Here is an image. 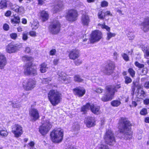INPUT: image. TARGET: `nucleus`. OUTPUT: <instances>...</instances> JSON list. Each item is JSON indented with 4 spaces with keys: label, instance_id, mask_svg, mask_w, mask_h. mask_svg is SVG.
<instances>
[{
    "label": "nucleus",
    "instance_id": "obj_35",
    "mask_svg": "<svg viewBox=\"0 0 149 149\" xmlns=\"http://www.w3.org/2000/svg\"><path fill=\"white\" fill-rule=\"evenodd\" d=\"M127 37L129 40H132L134 39L135 36L134 33L129 32L127 34Z\"/></svg>",
    "mask_w": 149,
    "mask_h": 149
},
{
    "label": "nucleus",
    "instance_id": "obj_2",
    "mask_svg": "<svg viewBox=\"0 0 149 149\" xmlns=\"http://www.w3.org/2000/svg\"><path fill=\"white\" fill-rule=\"evenodd\" d=\"M121 87L120 84L115 85H109L106 86L105 94L101 98L102 101L107 102L112 100L115 92L118 91V89Z\"/></svg>",
    "mask_w": 149,
    "mask_h": 149
},
{
    "label": "nucleus",
    "instance_id": "obj_36",
    "mask_svg": "<svg viewBox=\"0 0 149 149\" xmlns=\"http://www.w3.org/2000/svg\"><path fill=\"white\" fill-rule=\"evenodd\" d=\"M139 71L141 72L140 74L142 75H146L148 72V70L146 68H145L141 69H139Z\"/></svg>",
    "mask_w": 149,
    "mask_h": 149
},
{
    "label": "nucleus",
    "instance_id": "obj_37",
    "mask_svg": "<svg viewBox=\"0 0 149 149\" xmlns=\"http://www.w3.org/2000/svg\"><path fill=\"white\" fill-rule=\"evenodd\" d=\"M98 25L101 26L102 29H105L108 32L110 31V28L107 26L105 25L104 23L102 24H99Z\"/></svg>",
    "mask_w": 149,
    "mask_h": 149
},
{
    "label": "nucleus",
    "instance_id": "obj_9",
    "mask_svg": "<svg viewBox=\"0 0 149 149\" xmlns=\"http://www.w3.org/2000/svg\"><path fill=\"white\" fill-rule=\"evenodd\" d=\"M36 81L31 79L25 80L22 85L26 91H30L33 89L35 86Z\"/></svg>",
    "mask_w": 149,
    "mask_h": 149
},
{
    "label": "nucleus",
    "instance_id": "obj_22",
    "mask_svg": "<svg viewBox=\"0 0 149 149\" xmlns=\"http://www.w3.org/2000/svg\"><path fill=\"white\" fill-rule=\"evenodd\" d=\"M7 64V60L5 55L0 53V69L4 68Z\"/></svg>",
    "mask_w": 149,
    "mask_h": 149
},
{
    "label": "nucleus",
    "instance_id": "obj_12",
    "mask_svg": "<svg viewBox=\"0 0 149 149\" xmlns=\"http://www.w3.org/2000/svg\"><path fill=\"white\" fill-rule=\"evenodd\" d=\"M29 115L33 121H35L40 117L38 111L37 109L34 108H31L29 110Z\"/></svg>",
    "mask_w": 149,
    "mask_h": 149
},
{
    "label": "nucleus",
    "instance_id": "obj_58",
    "mask_svg": "<svg viewBox=\"0 0 149 149\" xmlns=\"http://www.w3.org/2000/svg\"><path fill=\"white\" fill-rule=\"evenodd\" d=\"M56 51L55 49H52L49 52V55H54L56 53Z\"/></svg>",
    "mask_w": 149,
    "mask_h": 149
},
{
    "label": "nucleus",
    "instance_id": "obj_53",
    "mask_svg": "<svg viewBox=\"0 0 149 149\" xmlns=\"http://www.w3.org/2000/svg\"><path fill=\"white\" fill-rule=\"evenodd\" d=\"M140 113L141 115H145L147 113V109L145 108L143 109L140 111Z\"/></svg>",
    "mask_w": 149,
    "mask_h": 149
},
{
    "label": "nucleus",
    "instance_id": "obj_33",
    "mask_svg": "<svg viewBox=\"0 0 149 149\" xmlns=\"http://www.w3.org/2000/svg\"><path fill=\"white\" fill-rule=\"evenodd\" d=\"M51 80L52 78L51 77L43 78L42 80V82L44 84H46L49 82Z\"/></svg>",
    "mask_w": 149,
    "mask_h": 149
},
{
    "label": "nucleus",
    "instance_id": "obj_10",
    "mask_svg": "<svg viewBox=\"0 0 149 149\" xmlns=\"http://www.w3.org/2000/svg\"><path fill=\"white\" fill-rule=\"evenodd\" d=\"M102 37L101 32L99 31H95L93 32L90 38V42L92 43L98 41Z\"/></svg>",
    "mask_w": 149,
    "mask_h": 149
},
{
    "label": "nucleus",
    "instance_id": "obj_25",
    "mask_svg": "<svg viewBox=\"0 0 149 149\" xmlns=\"http://www.w3.org/2000/svg\"><path fill=\"white\" fill-rule=\"evenodd\" d=\"M40 17L42 22H45L49 19V14L47 12L42 10L40 12Z\"/></svg>",
    "mask_w": 149,
    "mask_h": 149
},
{
    "label": "nucleus",
    "instance_id": "obj_59",
    "mask_svg": "<svg viewBox=\"0 0 149 149\" xmlns=\"http://www.w3.org/2000/svg\"><path fill=\"white\" fill-rule=\"evenodd\" d=\"M3 27V29L6 31L8 30L9 28V25L6 24H4Z\"/></svg>",
    "mask_w": 149,
    "mask_h": 149
},
{
    "label": "nucleus",
    "instance_id": "obj_55",
    "mask_svg": "<svg viewBox=\"0 0 149 149\" xmlns=\"http://www.w3.org/2000/svg\"><path fill=\"white\" fill-rule=\"evenodd\" d=\"M29 145L31 149H36L35 148H34L35 143L33 141H31L29 143Z\"/></svg>",
    "mask_w": 149,
    "mask_h": 149
},
{
    "label": "nucleus",
    "instance_id": "obj_44",
    "mask_svg": "<svg viewBox=\"0 0 149 149\" xmlns=\"http://www.w3.org/2000/svg\"><path fill=\"white\" fill-rule=\"evenodd\" d=\"M103 12L102 11H99L98 14V16L100 19H103L104 18V15H103Z\"/></svg>",
    "mask_w": 149,
    "mask_h": 149
},
{
    "label": "nucleus",
    "instance_id": "obj_64",
    "mask_svg": "<svg viewBox=\"0 0 149 149\" xmlns=\"http://www.w3.org/2000/svg\"><path fill=\"white\" fill-rule=\"evenodd\" d=\"M144 86L146 88H149V81L146 82L144 84Z\"/></svg>",
    "mask_w": 149,
    "mask_h": 149
},
{
    "label": "nucleus",
    "instance_id": "obj_34",
    "mask_svg": "<svg viewBox=\"0 0 149 149\" xmlns=\"http://www.w3.org/2000/svg\"><path fill=\"white\" fill-rule=\"evenodd\" d=\"M116 35L115 33H111V32H109L107 33V40H109L112 37H114Z\"/></svg>",
    "mask_w": 149,
    "mask_h": 149
},
{
    "label": "nucleus",
    "instance_id": "obj_6",
    "mask_svg": "<svg viewBox=\"0 0 149 149\" xmlns=\"http://www.w3.org/2000/svg\"><path fill=\"white\" fill-rule=\"evenodd\" d=\"M61 24L58 21L54 20L49 27V31L53 34H56L60 31Z\"/></svg>",
    "mask_w": 149,
    "mask_h": 149
},
{
    "label": "nucleus",
    "instance_id": "obj_31",
    "mask_svg": "<svg viewBox=\"0 0 149 149\" xmlns=\"http://www.w3.org/2000/svg\"><path fill=\"white\" fill-rule=\"evenodd\" d=\"M136 87H137L138 88H140V86L138 82L136 81H133V85L132 86V91L134 92Z\"/></svg>",
    "mask_w": 149,
    "mask_h": 149
},
{
    "label": "nucleus",
    "instance_id": "obj_4",
    "mask_svg": "<svg viewBox=\"0 0 149 149\" xmlns=\"http://www.w3.org/2000/svg\"><path fill=\"white\" fill-rule=\"evenodd\" d=\"M51 139L54 143H59L61 142L63 139V130L61 128L53 130L50 133Z\"/></svg>",
    "mask_w": 149,
    "mask_h": 149
},
{
    "label": "nucleus",
    "instance_id": "obj_52",
    "mask_svg": "<svg viewBox=\"0 0 149 149\" xmlns=\"http://www.w3.org/2000/svg\"><path fill=\"white\" fill-rule=\"evenodd\" d=\"M10 36L11 38L15 40L17 38V35L16 33H13L10 34Z\"/></svg>",
    "mask_w": 149,
    "mask_h": 149
},
{
    "label": "nucleus",
    "instance_id": "obj_54",
    "mask_svg": "<svg viewBox=\"0 0 149 149\" xmlns=\"http://www.w3.org/2000/svg\"><path fill=\"white\" fill-rule=\"evenodd\" d=\"M74 63L76 65L78 66L80 65L82 63V61L81 60L78 59L74 61Z\"/></svg>",
    "mask_w": 149,
    "mask_h": 149
},
{
    "label": "nucleus",
    "instance_id": "obj_39",
    "mask_svg": "<svg viewBox=\"0 0 149 149\" xmlns=\"http://www.w3.org/2000/svg\"><path fill=\"white\" fill-rule=\"evenodd\" d=\"M111 103L113 106L118 107L120 104V102L118 100H114L112 101Z\"/></svg>",
    "mask_w": 149,
    "mask_h": 149
},
{
    "label": "nucleus",
    "instance_id": "obj_41",
    "mask_svg": "<svg viewBox=\"0 0 149 149\" xmlns=\"http://www.w3.org/2000/svg\"><path fill=\"white\" fill-rule=\"evenodd\" d=\"M93 91L99 93H102L103 91V89L100 88H93Z\"/></svg>",
    "mask_w": 149,
    "mask_h": 149
},
{
    "label": "nucleus",
    "instance_id": "obj_17",
    "mask_svg": "<svg viewBox=\"0 0 149 149\" xmlns=\"http://www.w3.org/2000/svg\"><path fill=\"white\" fill-rule=\"evenodd\" d=\"M69 58L74 60L79 57V52L78 49H72L70 51L69 54Z\"/></svg>",
    "mask_w": 149,
    "mask_h": 149
},
{
    "label": "nucleus",
    "instance_id": "obj_32",
    "mask_svg": "<svg viewBox=\"0 0 149 149\" xmlns=\"http://www.w3.org/2000/svg\"><path fill=\"white\" fill-rule=\"evenodd\" d=\"M39 26V24L38 22H33L31 24V27L32 29H36Z\"/></svg>",
    "mask_w": 149,
    "mask_h": 149
},
{
    "label": "nucleus",
    "instance_id": "obj_42",
    "mask_svg": "<svg viewBox=\"0 0 149 149\" xmlns=\"http://www.w3.org/2000/svg\"><path fill=\"white\" fill-rule=\"evenodd\" d=\"M22 59L23 61H30L32 60V58L31 57L26 56L23 57Z\"/></svg>",
    "mask_w": 149,
    "mask_h": 149
},
{
    "label": "nucleus",
    "instance_id": "obj_46",
    "mask_svg": "<svg viewBox=\"0 0 149 149\" xmlns=\"http://www.w3.org/2000/svg\"><path fill=\"white\" fill-rule=\"evenodd\" d=\"M134 64L135 65L139 68H144V65L143 64H140L137 61H136Z\"/></svg>",
    "mask_w": 149,
    "mask_h": 149
},
{
    "label": "nucleus",
    "instance_id": "obj_49",
    "mask_svg": "<svg viewBox=\"0 0 149 149\" xmlns=\"http://www.w3.org/2000/svg\"><path fill=\"white\" fill-rule=\"evenodd\" d=\"M28 38V33L24 32L22 34V39L24 41L26 40Z\"/></svg>",
    "mask_w": 149,
    "mask_h": 149
},
{
    "label": "nucleus",
    "instance_id": "obj_29",
    "mask_svg": "<svg viewBox=\"0 0 149 149\" xmlns=\"http://www.w3.org/2000/svg\"><path fill=\"white\" fill-rule=\"evenodd\" d=\"M63 7V5L61 3H60L58 4L57 6H56L54 8V13H56L58 11L60 10Z\"/></svg>",
    "mask_w": 149,
    "mask_h": 149
},
{
    "label": "nucleus",
    "instance_id": "obj_18",
    "mask_svg": "<svg viewBox=\"0 0 149 149\" xmlns=\"http://www.w3.org/2000/svg\"><path fill=\"white\" fill-rule=\"evenodd\" d=\"M9 5L10 8L17 13H22L24 11V8L22 6H19L16 4H13L10 2Z\"/></svg>",
    "mask_w": 149,
    "mask_h": 149
},
{
    "label": "nucleus",
    "instance_id": "obj_24",
    "mask_svg": "<svg viewBox=\"0 0 149 149\" xmlns=\"http://www.w3.org/2000/svg\"><path fill=\"white\" fill-rule=\"evenodd\" d=\"M90 109L91 111L94 113L98 115L100 113V107L93 104L91 105Z\"/></svg>",
    "mask_w": 149,
    "mask_h": 149
},
{
    "label": "nucleus",
    "instance_id": "obj_23",
    "mask_svg": "<svg viewBox=\"0 0 149 149\" xmlns=\"http://www.w3.org/2000/svg\"><path fill=\"white\" fill-rule=\"evenodd\" d=\"M81 22L83 25L88 26L90 22V19L88 16L86 14L83 15L81 17Z\"/></svg>",
    "mask_w": 149,
    "mask_h": 149
},
{
    "label": "nucleus",
    "instance_id": "obj_3",
    "mask_svg": "<svg viewBox=\"0 0 149 149\" xmlns=\"http://www.w3.org/2000/svg\"><path fill=\"white\" fill-rule=\"evenodd\" d=\"M48 97L53 106H56L60 103L62 100V95L56 90H51L48 93Z\"/></svg>",
    "mask_w": 149,
    "mask_h": 149
},
{
    "label": "nucleus",
    "instance_id": "obj_60",
    "mask_svg": "<svg viewBox=\"0 0 149 149\" xmlns=\"http://www.w3.org/2000/svg\"><path fill=\"white\" fill-rule=\"evenodd\" d=\"M29 35L32 37H35L36 36V33L34 31H31L29 32Z\"/></svg>",
    "mask_w": 149,
    "mask_h": 149
},
{
    "label": "nucleus",
    "instance_id": "obj_51",
    "mask_svg": "<svg viewBox=\"0 0 149 149\" xmlns=\"http://www.w3.org/2000/svg\"><path fill=\"white\" fill-rule=\"evenodd\" d=\"M125 83L128 84L131 83L132 81V79L130 77H125Z\"/></svg>",
    "mask_w": 149,
    "mask_h": 149
},
{
    "label": "nucleus",
    "instance_id": "obj_20",
    "mask_svg": "<svg viewBox=\"0 0 149 149\" xmlns=\"http://www.w3.org/2000/svg\"><path fill=\"white\" fill-rule=\"evenodd\" d=\"M19 48L17 44L13 45L10 44L6 47V51L9 53H14L19 49Z\"/></svg>",
    "mask_w": 149,
    "mask_h": 149
},
{
    "label": "nucleus",
    "instance_id": "obj_27",
    "mask_svg": "<svg viewBox=\"0 0 149 149\" xmlns=\"http://www.w3.org/2000/svg\"><path fill=\"white\" fill-rule=\"evenodd\" d=\"M47 69V65L45 63H42L40 65V70L41 73L45 72Z\"/></svg>",
    "mask_w": 149,
    "mask_h": 149
},
{
    "label": "nucleus",
    "instance_id": "obj_11",
    "mask_svg": "<svg viewBox=\"0 0 149 149\" xmlns=\"http://www.w3.org/2000/svg\"><path fill=\"white\" fill-rule=\"evenodd\" d=\"M12 131L15 137H18L23 133L22 127L19 125L15 124L12 127Z\"/></svg>",
    "mask_w": 149,
    "mask_h": 149
},
{
    "label": "nucleus",
    "instance_id": "obj_13",
    "mask_svg": "<svg viewBox=\"0 0 149 149\" xmlns=\"http://www.w3.org/2000/svg\"><path fill=\"white\" fill-rule=\"evenodd\" d=\"M141 29L144 32L149 31V17H146L141 24Z\"/></svg>",
    "mask_w": 149,
    "mask_h": 149
},
{
    "label": "nucleus",
    "instance_id": "obj_48",
    "mask_svg": "<svg viewBox=\"0 0 149 149\" xmlns=\"http://www.w3.org/2000/svg\"><path fill=\"white\" fill-rule=\"evenodd\" d=\"M99 149H109L107 146L106 145L101 144L99 148Z\"/></svg>",
    "mask_w": 149,
    "mask_h": 149
},
{
    "label": "nucleus",
    "instance_id": "obj_5",
    "mask_svg": "<svg viewBox=\"0 0 149 149\" xmlns=\"http://www.w3.org/2000/svg\"><path fill=\"white\" fill-rule=\"evenodd\" d=\"M104 138L105 142L109 145H113L116 143L114 134L111 130L106 131Z\"/></svg>",
    "mask_w": 149,
    "mask_h": 149
},
{
    "label": "nucleus",
    "instance_id": "obj_16",
    "mask_svg": "<svg viewBox=\"0 0 149 149\" xmlns=\"http://www.w3.org/2000/svg\"><path fill=\"white\" fill-rule=\"evenodd\" d=\"M95 118L91 117H88L86 118L84 120L85 124L88 127H91L95 125Z\"/></svg>",
    "mask_w": 149,
    "mask_h": 149
},
{
    "label": "nucleus",
    "instance_id": "obj_45",
    "mask_svg": "<svg viewBox=\"0 0 149 149\" xmlns=\"http://www.w3.org/2000/svg\"><path fill=\"white\" fill-rule=\"evenodd\" d=\"M128 72L132 77H134V76L135 72L132 69L129 68L128 70Z\"/></svg>",
    "mask_w": 149,
    "mask_h": 149
},
{
    "label": "nucleus",
    "instance_id": "obj_61",
    "mask_svg": "<svg viewBox=\"0 0 149 149\" xmlns=\"http://www.w3.org/2000/svg\"><path fill=\"white\" fill-rule=\"evenodd\" d=\"M107 15L112 16V14L111 13V12L109 11H107L104 13V17L106 16Z\"/></svg>",
    "mask_w": 149,
    "mask_h": 149
},
{
    "label": "nucleus",
    "instance_id": "obj_19",
    "mask_svg": "<svg viewBox=\"0 0 149 149\" xmlns=\"http://www.w3.org/2000/svg\"><path fill=\"white\" fill-rule=\"evenodd\" d=\"M114 68V63L111 62L106 66L104 71V72L107 75H110L112 73Z\"/></svg>",
    "mask_w": 149,
    "mask_h": 149
},
{
    "label": "nucleus",
    "instance_id": "obj_63",
    "mask_svg": "<svg viewBox=\"0 0 149 149\" xmlns=\"http://www.w3.org/2000/svg\"><path fill=\"white\" fill-rule=\"evenodd\" d=\"M45 0H38V4L39 5H42L45 3Z\"/></svg>",
    "mask_w": 149,
    "mask_h": 149
},
{
    "label": "nucleus",
    "instance_id": "obj_26",
    "mask_svg": "<svg viewBox=\"0 0 149 149\" xmlns=\"http://www.w3.org/2000/svg\"><path fill=\"white\" fill-rule=\"evenodd\" d=\"M7 0H2L0 2V9L6 8L7 7Z\"/></svg>",
    "mask_w": 149,
    "mask_h": 149
},
{
    "label": "nucleus",
    "instance_id": "obj_57",
    "mask_svg": "<svg viewBox=\"0 0 149 149\" xmlns=\"http://www.w3.org/2000/svg\"><path fill=\"white\" fill-rule=\"evenodd\" d=\"M11 104L12 105L13 107L14 108H18L19 107V105L17 103H12Z\"/></svg>",
    "mask_w": 149,
    "mask_h": 149
},
{
    "label": "nucleus",
    "instance_id": "obj_1",
    "mask_svg": "<svg viewBox=\"0 0 149 149\" xmlns=\"http://www.w3.org/2000/svg\"><path fill=\"white\" fill-rule=\"evenodd\" d=\"M131 126L130 122L126 118H122L120 121L119 126L120 132L123 134V137L126 140H130L132 138Z\"/></svg>",
    "mask_w": 149,
    "mask_h": 149
},
{
    "label": "nucleus",
    "instance_id": "obj_62",
    "mask_svg": "<svg viewBox=\"0 0 149 149\" xmlns=\"http://www.w3.org/2000/svg\"><path fill=\"white\" fill-rule=\"evenodd\" d=\"M143 103L145 104L148 105L149 104V99L146 98L143 100Z\"/></svg>",
    "mask_w": 149,
    "mask_h": 149
},
{
    "label": "nucleus",
    "instance_id": "obj_56",
    "mask_svg": "<svg viewBox=\"0 0 149 149\" xmlns=\"http://www.w3.org/2000/svg\"><path fill=\"white\" fill-rule=\"evenodd\" d=\"M108 3L105 1H102L101 3V6L102 7H107L108 6Z\"/></svg>",
    "mask_w": 149,
    "mask_h": 149
},
{
    "label": "nucleus",
    "instance_id": "obj_43",
    "mask_svg": "<svg viewBox=\"0 0 149 149\" xmlns=\"http://www.w3.org/2000/svg\"><path fill=\"white\" fill-rule=\"evenodd\" d=\"M72 128L75 131L79 130V127L78 123L77 122L75 123L72 126Z\"/></svg>",
    "mask_w": 149,
    "mask_h": 149
},
{
    "label": "nucleus",
    "instance_id": "obj_30",
    "mask_svg": "<svg viewBox=\"0 0 149 149\" xmlns=\"http://www.w3.org/2000/svg\"><path fill=\"white\" fill-rule=\"evenodd\" d=\"M74 80L77 82H83L84 80L82 79L80 76L78 75H75L74 77Z\"/></svg>",
    "mask_w": 149,
    "mask_h": 149
},
{
    "label": "nucleus",
    "instance_id": "obj_40",
    "mask_svg": "<svg viewBox=\"0 0 149 149\" xmlns=\"http://www.w3.org/2000/svg\"><path fill=\"white\" fill-rule=\"evenodd\" d=\"M121 56L123 57V58L126 61H129V56L127 54L124 53L121 54Z\"/></svg>",
    "mask_w": 149,
    "mask_h": 149
},
{
    "label": "nucleus",
    "instance_id": "obj_7",
    "mask_svg": "<svg viewBox=\"0 0 149 149\" xmlns=\"http://www.w3.org/2000/svg\"><path fill=\"white\" fill-rule=\"evenodd\" d=\"M42 124V125L39 128V131L42 135H45L49 132L52 125L49 120L43 121Z\"/></svg>",
    "mask_w": 149,
    "mask_h": 149
},
{
    "label": "nucleus",
    "instance_id": "obj_21",
    "mask_svg": "<svg viewBox=\"0 0 149 149\" xmlns=\"http://www.w3.org/2000/svg\"><path fill=\"white\" fill-rule=\"evenodd\" d=\"M74 93L79 97L82 96L86 92L85 89L83 87H79L73 89Z\"/></svg>",
    "mask_w": 149,
    "mask_h": 149
},
{
    "label": "nucleus",
    "instance_id": "obj_50",
    "mask_svg": "<svg viewBox=\"0 0 149 149\" xmlns=\"http://www.w3.org/2000/svg\"><path fill=\"white\" fill-rule=\"evenodd\" d=\"M143 52L144 53V56L145 58H147L149 57V51L146 49H143Z\"/></svg>",
    "mask_w": 149,
    "mask_h": 149
},
{
    "label": "nucleus",
    "instance_id": "obj_15",
    "mask_svg": "<svg viewBox=\"0 0 149 149\" xmlns=\"http://www.w3.org/2000/svg\"><path fill=\"white\" fill-rule=\"evenodd\" d=\"M57 75L59 76V80H63L64 83L66 84L70 82L71 81L70 77L66 78V74L63 72L59 71L57 73Z\"/></svg>",
    "mask_w": 149,
    "mask_h": 149
},
{
    "label": "nucleus",
    "instance_id": "obj_47",
    "mask_svg": "<svg viewBox=\"0 0 149 149\" xmlns=\"http://www.w3.org/2000/svg\"><path fill=\"white\" fill-rule=\"evenodd\" d=\"M138 94L139 95V96L140 97V98H142V97H145V93L143 91L141 90L140 91H138Z\"/></svg>",
    "mask_w": 149,
    "mask_h": 149
},
{
    "label": "nucleus",
    "instance_id": "obj_14",
    "mask_svg": "<svg viewBox=\"0 0 149 149\" xmlns=\"http://www.w3.org/2000/svg\"><path fill=\"white\" fill-rule=\"evenodd\" d=\"M77 13L76 10H70L68 11L66 16V19L69 21H74L77 19Z\"/></svg>",
    "mask_w": 149,
    "mask_h": 149
},
{
    "label": "nucleus",
    "instance_id": "obj_8",
    "mask_svg": "<svg viewBox=\"0 0 149 149\" xmlns=\"http://www.w3.org/2000/svg\"><path fill=\"white\" fill-rule=\"evenodd\" d=\"M24 72L25 75H31L33 76L37 74L36 68L32 67L30 63H28L26 65Z\"/></svg>",
    "mask_w": 149,
    "mask_h": 149
},
{
    "label": "nucleus",
    "instance_id": "obj_28",
    "mask_svg": "<svg viewBox=\"0 0 149 149\" xmlns=\"http://www.w3.org/2000/svg\"><path fill=\"white\" fill-rule=\"evenodd\" d=\"M91 105L89 103H87L86 105L83 106L81 108V111L85 113L90 109Z\"/></svg>",
    "mask_w": 149,
    "mask_h": 149
},
{
    "label": "nucleus",
    "instance_id": "obj_38",
    "mask_svg": "<svg viewBox=\"0 0 149 149\" xmlns=\"http://www.w3.org/2000/svg\"><path fill=\"white\" fill-rule=\"evenodd\" d=\"M8 134V132L6 130H0V135L2 136H6Z\"/></svg>",
    "mask_w": 149,
    "mask_h": 149
}]
</instances>
